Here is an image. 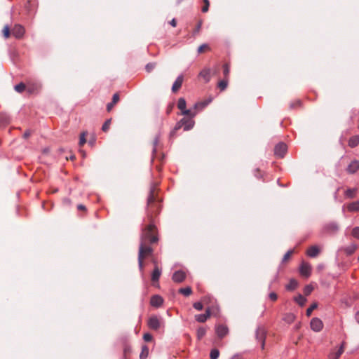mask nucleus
I'll list each match as a JSON object with an SVG mask.
<instances>
[{
    "label": "nucleus",
    "mask_w": 359,
    "mask_h": 359,
    "mask_svg": "<svg viewBox=\"0 0 359 359\" xmlns=\"http://www.w3.org/2000/svg\"><path fill=\"white\" fill-rule=\"evenodd\" d=\"M156 62H149L145 66V70L147 72L150 73L154 70V69L156 67Z\"/></svg>",
    "instance_id": "obj_46"
},
{
    "label": "nucleus",
    "mask_w": 359,
    "mask_h": 359,
    "mask_svg": "<svg viewBox=\"0 0 359 359\" xmlns=\"http://www.w3.org/2000/svg\"><path fill=\"white\" fill-rule=\"evenodd\" d=\"M180 124L178 122L176 123L173 129L170 132L169 138L170 140L175 139L177 137V132L181 129Z\"/></svg>",
    "instance_id": "obj_31"
},
{
    "label": "nucleus",
    "mask_w": 359,
    "mask_h": 359,
    "mask_svg": "<svg viewBox=\"0 0 359 359\" xmlns=\"http://www.w3.org/2000/svg\"><path fill=\"white\" fill-rule=\"evenodd\" d=\"M313 287L311 285H306L303 289V293L305 296H309L313 290Z\"/></svg>",
    "instance_id": "obj_40"
},
{
    "label": "nucleus",
    "mask_w": 359,
    "mask_h": 359,
    "mask_svg": "<svg viewBox=\"0 0 359 359\" xmlns=\"http://www.w3.org/2000/svg\"><path fill=\"white\" fill-rule=\"evenodd\" d=\"M299 273L302 276L309 278L311 273V265L308 263L302 262L299 267Z\"/></svg>",
    "instance_id": "obj_12"
},
{
    "label": "nucleus",
    "mask_w": 359,
    "mask_h": 359,
    "mask_svg": "<svg viewBox=\"0 0 359 359\" xmlns=\"http://www.w3.org/2000/svg\"><path fill=\"white\" fill-rule=\"evenodd\" d=\"M158 158V160L161 161V162H163L164 158H165V155L163 154H161L160 156H158L156 155V157L155 158Z\"/></svg>",
    "instance_id": "obj_63"
},
{
    "label": "nucleus",
    "mask_w": 359,
    "mask_h": 359,
    "mask_svg": "<svg viewBox=\"0 0 359 359\" xmlns=\"http://www.w3.org/2000/svg\"><path fill=\"white\" fill-rule=\"evenodd\" d=\"M301 106L302 101L300 100H297L294 102H292L290 104V108L292 109Z\"/></svg>",
    "instance_id": "obj_50"
},
{
    "label": "nucleus",
    "mask_w": 359,
    "mask_h": 359,
    "mask_svg": "<svg viewBox=\"0 0 359 359\" xmlns=\"http://www.w3.org/2000/svg\"><path fill=\"white\" fill-rule=\"evenodd\" d=\"M40 88H41V86H39L37 83H33L27 86V90L29 93H34V92L38 91Z\"/></svg>",
    "instance_id": "obj_34"
},
{
    "label": "nucleus",
    "mask_w": 359,
    "mask_h": 359,
    "mask_svg": "<svg viewBox=\"0 0 359 359\" xmlns=\"http://www.w3.org/2000/svg\"><path fill=\"white\" fill-rule=\"evenodd\" d=\"M148 327L153 330H158L161 327V322L156 316H151L147 323Z\"/></svg>",
    "instance_id": "obj_10"
},
{
    "label": "nucleus",
    "mask_w": 359,
    "mask_h": 359,
    "mask_svg": "<svg viewBox=\"0 0 359 359\" xmlns=\"http://www.w3.org/2000/svg\"><path fill=\"white\" fill-rule=\"evenodd\" d=\"M160 140V135L158 134L155 136L154 140H153V149H152V156H151V161H153L155 158L156 157V151H157V145L159 142Z\"/></svg>",
    "instance_id": "obj_23"
},
{
    "label": "nucleus",
    "mask_w": 359,
    "mask_h": 359,
    "mask_svg": "<svg viewBox=\"0 0 359 359\" xmlns=\"http://www.w3.org/2000/svg\"><path fill=\"white\" fill-rule=\"evenodd\" d=\"M294 252V250H288L283 256V259H282V261L281 262L282 263H284L287 260H288L290 257V256L292 255V253Z\"/></svg>",
    "instance_id": "obj_48"
},
{
    "label": "nucleus",
    "mask_w": 359,
    "mask_h": 359,
    "mask_svg": "<svg viewBox=\"0 0 359 359\" xmlns=\"http://www.w3.org/2000/svg\"><path fill=\"white\" fill-rule=\"evenodd\" d=\"M287 151V146L285 143L280 142L274 147V154L280 158H283Z\"/></svg>",
    "instance_id": "obj_3"
},
{
    "label": "nucleus",
    "mask_w": 359,
    "mask_h": 359,
    "mask_svg": "<svg viewBox=\"0 0 359 359\" xmlns=\"http://www.w3.org/2000/svg\"><path fill=\"white\" fill-rule=\"evenodd\" d=\"M87 134L88 133L86 131H84L81 133L79 142L80 147H82L86 142V136L87 135Z\"/></svg>",
    "instance_id": "obj_43"
},
{
    "label": "nucleus",
    "mask_w": 359,
    "mask_h": 359,
    "mask_svg": "<svg viewBox=\"0 0 359 359\" xmlns=\"http://www.w3.org/2000/svg\"><path fill=\"white\" fill-rule=\"evenodd\" d=\"M299 283L294 278H291L289 283L285 285V290L289 292L294 291L298 287Z\"/></svg>",
    "instance_id": "obj_22"
},
{
    "label": "nucleus",
    "mask_w": 359,
    "mask_h": 359,
    "mask_svg": "<svg viewBox=\"0 0 359 359\" xmlns=\"http://www.w3.org/2000/svg\"><path fill=\"white\" fill-rule=\"evenodd\" d=\"M295 318H296V316L292 313H287L285 314L283 320L288 323V324H291L292 323H293L294 320H295Z\"/></svg>",
    "instance_id": "obj_29"
},
{
    "label": "nucleus",
    "mask_w": 359,
    "mask_h": 359,
    "mask_svg": "<svg viewBox=\"0 0 359 359\" xmlns=\"http://www.w3.org/2000/svg\"><path fill=\"white\" fill-rule=\"evenodd\" d=\"M149 353V349L147 345L144 344L142 346L141 353L140 354V359H147Z\"/></svg>",
    "instance_id": "obj_28"
},
{
    "label": "nucleus",
    "mask_w": 359,
    "mask_h": 359,
    "mask_svg": "<svg viewBox=\"0 0 359 359\" xmlns=\"http://www.w3.org/2000/svg\"><path fill=\"white\" fill-rule=\"evenodd\" d=\"M181 114L187 116L189 118H193L197 114V111L195 109L193 111L191 109H184L181 111Z\"/></svg>",
    "instance_id": "obj_30"
},
{
    "label": "nucleus",
    "mask_w": 359,
    "mask_h": 359,
    "mask_svg": "<svg viewBox=\"0 0 359 359\" xmlns=\"http://www.w3.org/2000/svg\"><path fill=\"white\" fill-rule=\"evenodd\" d=\"M278 280H279V272L278 271L276 273V274L274 276L273 280L271 281V283H270L269 287L271 288L272 284H273L275 283H278Z\"/></svg>",
    "instance_id": "obj_58"
},
{
    "label": "nucleus",
    "mask_w": 359,
    "mask_h": 359,
    "mask_svg": "<svg viewBox=\"0 0 359 359\" xmlns=\"http://www.w3.org/2000/svg\"><path fill=\"white\" fill-rule=\"evenodd\" d=\"M359 170V161H352L346 168V172L349 174H354Z\"/></svg>",
    "instance_id": "obj_15"
},
{
    "label": "nucleus",
    "mask_w": 359,
    "mask_h": 359,
    "mask_svg": "<svg viewBox=\"0 0 359 359\" xmlns=\"http://www.w3.org/2000/svg\"><path fill=\"white\" fill-rule=\"evenodd\" d=\"M187 102L184 97H180L177 102V107L178 109L182 111L184 109H186Z\"/></svg>",
    "instance_id": "obj_38"
},
{
    "label": "nucleus",
    "mask_w": 359,
    "mask_h": 359,
    "mask_svg": "<svg viewBox=\"0 0 359 359\" xmlns=\"http://www.w3.org/2000/svg\"><path fill=\"white\" fill-rule=\"evenodd\" d=\"M153 263L156 264L155 259L153 260ZM162 273L161 269H160L156 264H155L154 269L151 272V279L153 282V285L155 287H159L158 281Z\"/></svg>",
    "instance_id": "obj_4"
},
{
    "label": "nucleus",
    "mask_w": 359,
    "mask_h": 359,
    "mask_svg": "<svg viewBox=\"0 0 359 359\" xmlns=\"http://www.w3.org/2000/svg\"><path fill=\"white\" fill-rule=\"evenodd\" d=\"M357 188H349L345 191L344 195L347 198H354L356 195Z\"/></svg>",
    "instance_id": "obj_26"
},
{
    "label": "nucleus",
    "mask_w": 359,
    "mask_h": 359,
    "mask_svg": "<svg viewBox=\"0 0 359 359\" xmlns=\"http://www.w3.org/2000/svg\"><path fill=\"white\" fill-rule=\"evenodd\" d=\"M209 50L210 49V47L207 44V43H203L202 45H201L198 48V53L200 54V53H202L204 50Z\"/></svg>",
    "instance_id": "obj_52"
},
{
    "label": "nucleus",
    "mask_w": 359,
    "mask_h": 359,
    "mask_svg": "<svg viewBox=\"0 0 359 359\" xmlns=\"http://www.w3.org/2000/svg\"><path fill=\"white\" fill-rule=\"evenodd\" d=\"M157 187L156 182H151L147 197L146 215L149 224L142 228L138 252V267L142 275H144V259L151 257L154 254V248L151 245L158 241L157 228L154 219L161 210V200L158 195Z\"/></svg>",
    "instance_id": "obj_1"
},
{
    "label": "nucleus",
    "mask_w": 359,
    "mask_h": 359,
    "mask_svg": "<svg viewBox=\"0 0 359 359\" xmlns=\"http://www.w3.org/2000/svg\"><path fill=\"white\" fill-rule=\"evenodd\" d=\"M266 337V330L263 326H258L255 331V338L261 344L262 349H264Z\"/></svg>",
    "instance_id": "obj_2"
},
{
    "label": "nucleus",
    "mask_w": 359,
    "mask_h": 359,
    "mask_svg": "<svg viewBox=\"0 0 359 359\" xmlns=\"http://www.w3.org/2000/svg\"><path fill=\"white\" fill-rule=\"evenodd\" d=\"M143 339L146 342L151 341L153 340V336L149 332L144 333L143 335Z\"/></svg>",
    "instance_id": "obj_53"
},
{
    "label": "nucleus",
    "mask_w": 359,
    "mask_h": 359,
    "mask_svg": "<svg viewBox=\"0 0 359 359\" xmlns=\"http://www.w3.org/2000/svg\"><path fill=\"white\" fill-rule=\"evenodd\" d=\"M174 107H175V103L174 102H170L168 104V106L166 107V110H165V113H166V114L168 116H169L172 113Z\"/></svg>",
    "instance_id": "obj_49"
},
{
    "label": "nucleus",
    "mask_w": 359,
    "mask_h": 359,
    "mask_svg": "<svg viewBox=\"0 0 359 359\" xmlns=\"http://www.w3.org/2000/svg\"><path fill=\"white\" fill-rule=\"evenodd\" d=\"M203 1L204 3V6L202 7L201 11L203 13H206L209 10L210 2L209 0H203Z\"/></svg>",
    "instance_id": "obj_51"
},
{
    "label": "nucleus",
    "mask_w": 359,
    "mask_h": 359,
    "mask_svg": "<svg viewBox=\"0 0 359 359\" xmlns=\"http://www.w3.org/2000/svg\"><path fill=\"white\" fill-rule=\"evenodd\" d=\"M224 79H229L230 74V65L228 63H225L222 66Z\"/></svg>",
    "instance_id": "obj_36"
},
{
    "label": "nucleus",
    "mask_w": 359,
    "mask_h": 359,
    "mask_svg": "<svg viewBox=\"0 0 359 359\" xmlns=\"http://www.w3.org/2000/svg\"><path fill=\"white\" fill-rule=\"evenodd\" d=\"M77 210L79 211H86L87 208L83 204H79L77 205Z\"/></svg>",
    "instance_id": "obj_61"
},
{
    "label": "nucleus",
    "mask_w": 359,
    "mask_h": 359,
    "mask_svg": "<svg viewBox=\"0 0 359 359\" xmlns=\"http://www.w3.org/2000/svg\"><path fill=\"white\" fill-rule=\"evenodd\" d=\"M170 25H171V26H172V27H176V25H177V20H176L175 18H173V19H172V20L170 22Z\"/></svg>",
    "instance_id": "obj_62"
},
{
    "label": "nucleus",
    "mask_w": 359,
    "mask_h": 359,
    "mask_svg": "<svg viewBox=\"0 0 359 359\" xmlns=\"http://www.w3.org/2000/svg\"><path fill=\"white\" fill-rule=\"evenodd\" d=\"M183 80L184 76L182 74H180L177 77L172 86V93H176L180 90V88L182 87Z\"/></svg>",
    "instance_id": "obj_16"
},
{
    "label": "nucleus",
    "mask_w": 359,
    "mask_h": 359,
    "mask_svg": "<svg viewBox=\"0 0 359 359\" xmlns=\"http://www.w3.org/2000/svg\"><path fill=\"white\" fill-rule=\"evenodd\" d=\"M311 329L316 332H320L323 328V323L318 318H313L310 322Z\"/></svg>",
    "instance_id": "obj_8"
},
{
    "label": "nucleus",
    "mask_w": 359,
    "mask_h": 359,
    "mask_svg": "<svg viewBox=\"0 0 359 359\" xmlns=\"http://www.w3.org/2000/svg\"><path fill=\"white\" fill-rule=\"evenodd\" d=\"M179 293L183 294L185 297H188L192 293V289L191 287L188 286L186 287H182L179 289Z\"/></svg>",
    "instance_id": "obj_35"
},
{
    "label": "nucleus",
    "mask_w": 359,
    "mask_h": 359,
    "mask_svg": "<svg viewBox=\"0 0 359 359\" xmlns=\"http://www.w3.org/2000/svg\"><path fill=\"white\" fill-rule=\"evenodd\" d=\"M348 210L350 212L359 211V201H353L348 205Z\"/></svg>",
    "instance_id": "obj_32"
},
{
    "label": "nucleus",
    "mask_w": 359,
    "mask_h": 359,
    "mask_svg": "<svg viewBox=\"0 0 359 359\" xmlns=\"http://www.w3.org/2000/svg\"><path fill=\"white\" fill-rule=\"evenodd\" d=\"M318 307V303L314 302L307 309L306 311V314L307 316H310L314 309H316Z\"/></svg>",
    "instance_id": "obj_45"
},
{
    "label": "nucleus",
    "mask_w": 359,
    "mask_h": 359,
    "mask_svg": "<svg viewBox=\"0 0 359 359\" xmlns=\"http://www.w3.org/2000/svg\"><path fill=\"white\" fill-rule=\"evenodd\" d=\"M186 278L187 273L181 269L175 271L172 276V281L176 283H182L185 280Z\"/></svg>",
    "instance_id": "obj_9"
},
{
    "label": "nucleus",
    "mask_w": 359,
    "mask_h": 359,
    "mask_svg": "<svg viewBox=\"0 0 359 359\" xmlns=\"http://www.w3.org/2000/svg\"><path fill=\"white\" fill-rule=\"evenodd\" d=\"M219 356V351L217 348H212L210 353V359H217Z\"/></svg>",
    "instance_id": "obj_41"
},
{
    "label": "nucleus",
    "mask_w": 359,
    "mask_h": 359,
    "mask_svg": "<svg viewBox=\"0 0 359 359\" xmlns=\"http://www.w3.org/2000/svg\"><path fill=\"white\" fill-rule=\"evenodd\" d=\"M320 253V248L317 245L309 247L306 251V255L310 257H316Z\"/></svg>",
    "instance_id": "obj_20"
},
{
    "label": "nucleus",
    "mask_w": 359,
    "mask_h": 359,
    "mask_svg": "<svg viewBox=\"0 0 359 359\" xmlns=\"http://www.w3.org/2000/svg\"><path fill=\"white\" fill-rule=\"evenodd\" d=\"M111 122V118H109V119H107V120L104 122V123H103V125H102V130L103 132H105V133H106V132H107V131H108V130L109 129V126H110Z\"/></svg>",
    "instance_id": "obj_44"
},
{
    "label": "nucleus",
    "mask_w": 359,
    "mask_h": 359,
    "mask_svg": "<svg viewBox=\"0 0 359 359\" xmlns=\"http://www.w3.org/2000/svg\"><path fill=\"white\" fill-rule=\"evenodd\" d=\"M14 88L16 92L21 93L27 90V86L24 83H20L19 84L15 86Z\"/></svg>",
    "instance_id": "obj_39"
},
{
    "label": "nucleus",
    "mask_w": 359,
    "mask_h": 359,
    "mask_svg": "<svg viewBox=\"0 0 359 359\" xmlns=\"http://www.w3.org/2000/svg\"><path fill=\"white\" fill-rule=\"evenodd\" d=\"M212 315L210 307L205 310V313L203 314L195 315V320L198 323H205Z\"/></svg>",
    "instance_id": "obj_13"
},
{
    "label": "nucleus",
    "mask_w": 359,
    "mask_h": 359,
    "mask_svg": "<svg viewBox=\"0 0 359 359\" xmlns=\"http://www.w3.org/2000/svg\"><path fill=\"white\" fill-rule=\"evenodd\" d=\"M95 142H96V137L95 135H93L92 137H90V139L88 140V144L91 147H93L95 145Z\"/></svg>",
    "instance_id": "obj_60"
},
{
    "label": "nucleus",
    "mask_w": 359,
    "mask_h": 359,
    "mask_svg": "<svg viewBox=\"0 0 359 359\" xmlns=\"http://www.w3.org/2000/svg\"><path fill=\"white\" fill-rule=\"evenodd\" d=\"M215 333L217 337L222 339L229 334V328L224 324L216 325Z\"/></svg>",
    "instance_id": "obj_7"
},
{
    "label": "nucleus",
    "mask_w": 359,
    "mask_h": 359,
    "mask_svg": "<svg viewBox=\"0 0 359 359\" xmlns=\"http://www.w3.org/2000/svg\"><path fill=\"white\" fill-rule=\"evenodd\" d=\"M210 73L211 69L210 68H204L199 72L198 76L203 78L205 83H208L211 79Z\"/></svg>",
    "instance_id": "obj_19"
},
{
    "label": "nucleus",
    "mask_w": 359,
    "mask_h": 359,
    "mask_svg": "<svg viewBox=\"0 0 359 359\" xmlns=\"http://www.w3.org/2000/svg\"><path fill=\"white\" fill-rule=\"evenodd\" d=\"M119 100H120L119 93H114L113 95L111 101L107 104L106 109H107V112H110L111 111V109H113L114 105L119 101Z\"/></svg>",
    "instance_id": "obj_18"
},
{
    "label": "nucleus",
    "mask_w": 359,
    "mask_h": 359,
    "mask_svg": "<svg viewBox=\"0 0 359 359\" xmlns=\"http://www.w3.org/2000/svg\"><path fill=\"white\" fill-rule=\"evenodd\" d=\"M25 33V29L20 25H16L12 29L13 35L16 38H21Z\"/></svg>",
    "instance_id": "obj_17"
},
{
    "label": "nucleus",
    "mask_w": 359,
    "mask_h": 359,
    "mask_svg": "<svg viewBox=\"0 0 359 359\" xmlns=\"http://www.w3.org/2000/svg\"><path fill=\"white\" fill-rule=\"evenodd\" d=\"M193 307L198 311H202L203 309V305L201 302H194Z\"/></svg>",
    "instance_id": "obj_55"
},
{
    "label": "nucleus",
    "mask_w": 359,
    "mask_h": 359,
    "mask_svg": "<svg viewBox=\"0 0 359 359\" xmlns=\"http://www.w3.org/2000/svg\"><path fill=\"white\" fill-rule=\"evenodd\" d=\"M344 353V345L341 344L339 350L337 351L334 359H339L341 354Z\"/></svg>",
    "instance_id": "obj_56"
},
{
    "label": "nucleus",
    "mask_w": 359,
    "mask_h": 359,
    "mask_svg": "<svg viewBox=\"0 0 359 359\" xmlns=\"http://www.w3.org/2000/svg\"><path fill=\"white\" fill-rule=\"evenodd\" d=\"M164 302L163 298L159 294H154L151 297L150 305L154 308L161 307Z\"/></svg>",
    "instance_id": "obj_11"
},
{
    "label": "nucleus",
    "mask_w": 359,
    "mask_h": 359,
    "mask_svg": "<svg viewBox=\"0 0 359 359\" xmlns=\"http://www.w3.org/2000/svg\"><path fill=\"white\" fill-rule=\"evenodd\" d=\"M2 34L5 39L9 38L11 35V29L8 25H5L2 29Z\"/></svg>",
    "instance_id": "obj_42"
},
{
    "label": "nucleus",
    "mask_w": 359,
    "mask_h": 359,
    "mask_svg": "<svg viewBox=\"0 0 359 359\" xmlns=\"http://www.w3.org/2000/svg\"><path fill=\"white\" fill-rule=\"evenodd\" d=\"M178 123L180 124L181 128L183 127L184 131H188L194 128L195 121L193 120V118L184 117L180 120Z\"/></svg>",
    "instance_id": "obj_6"
},
{
    "label": "nucleus",
    "mask_w": 359,
    "mask_h": 359,
    "mask_svg": "<svg viewBox=\"0 0 359 359\" xmlns=\"http://www.w3.org/2000/svg\"><path fill=\"white\" fill-rule=\"evenodd\" d=\"M348 147L351 148H355L359 144V135H353L351 137L348 142Z\"/></svg>",
    "instance_id": "obj_24"
},
{
    "label": "nucleus",
    "mask_w": 359,
    "mask_h": 359,
    "mask_svg": "<svg viewBox=\"0 0 359 359\" xmlns=\"http://www.w3.org/2000/svg\"><path fill=\"white\" fill-rule=\"evenodd\" d=\"M254 175L256 178H257L259 180L262 178V177H263V174H262V171L260 170V169H259V168H256L254 170Z\"/></svg>",
    "instance_id": "obj_57"
},
{
    "label": "nucleus",
    "mask_w": 359,
    "mask_h": 359,
    "mask_svg": "<svg viewBox=\"0 0 359 359\" xmlns=\"http://www.w3.org/2000/svg\"><path fill=\"white\" fill-rule=\"evenodd\" d=\"M357 248H358V245L356 244L351 243L348 246H346L344 250L345 253L346 254V255L350 256L355 252V251L357 250Z\"/></svg>",
    "instance_id": "obj_25"
},
{
    "label": "nucleus",
    "mask_w": 359,
    "mask_h": 359,
    "mask_svg": "<svg viewBox=\"0 0 359 359\" xmlns=\"http://www.w3.org/2000/svg\"><path fill=\"white\" fill-rule=\"evenodd\" d=\"M206 332H207L206 328H205L203 327H198L197 330V332H196V336H197L198 340H201L206 334Z\"/></svg>",
    "instance_id": "obj_33"
},
{
    "label": "nucleus",
    "mask_w": 359,
    "mask_h": 359,
    "mask_svg": "<svg viewBox=\"0 0 359 359\" xmlns=\"http://www.w3.org/2000/svg\"><path fill=\"white\" fill-rule=\"evenodd\" d=\"M229 79H223L217 83V87L221 91H224L228 86Z\"/></svg>",
    "instance_id": "obj_37"
},
{
    "label": "nucleus",
    "mask_w": 359,
    "mask_h": 359,
    "mask_svg": "<svg viewBox=\"0 0 359 359\" xmlns=\"http://www.w3.org/2000/svg\"><path fill=\"white\" fill-rule=\"evenodd\" d=\"M201 26H202V21H199L192 32V35L194 36H195L196 34H198L199 33V32L201 29Z\"/></svg>",
    "instance_id": "obj_47"
},
{
    "label": "nucleus",
    "mask_w": 359,
    "mask_h": 359,
    "mask_svg": "<svg viewBox=\"0 0 359 359\" xmlns=\"http://www.w3.org/2000/svg\"><path fill=\"white\" fill-rule=\"evenodd\" d=\"M269 298L271 301L276 302L278 299V295H277V294L276 292H272L269 293Z\"/></svg>",
    "instance_id": "obj_59"
},
{
    "label": "nucleus",
    "mask_w": 359,
    "mask_h": 359,
    "mask_svg": "<svg viewBox=\"0 0 359 359\" xmlns=\"http://www.w3.org/2000/svg\"><path fill=\"white\" fill-rule=\"evenodd\" d=\"M351 235L354 238L359 239V226H355L352 229Z\"/></svg>",
    "instance_id": "obj_54"
},
{
    "label": "nucleus",
    "mask_w": 359,
    "mask_h": 359,
    "mask_svg": "<svg viewBox=\"0 0 359 359\" xmlns=\"http://www.w3.org/2000/svg\"><path fill=\"white\" fill-rule=\"evenodd\" d=\"M230 359H242V356L240 354H235Z\"/></svg>",
    "instance_id": "obj_64"
},
{
    "label": "nucleus",
    "mask_w": 359,
    "mask_h": 359,
    "mask_svg": "<svg viewBox=\"0 0 359 359\" xmlns=\"http://www.w3.org/2000/svg\"><path fill=\"white\" fill-rule=\"evenodd\" d=\"M339 230V226L336 222H330L323 226V231L325 233L334 234Z\"/></svg>",
    "instance_id": "obj_5"
},
{
    "label": "nucleus",
    "mask_w": 359,
    "mask_h": 359,
    "mask_svg": "<svg viewBox=\"0 0 359 359\" xmlns=\"http://www.w3.org/2000/svg\"><path fill=\"white\" fill-rule=\"evenodd\" d=\"M212 99L210 97L202 102H196L194 105V109H195L198 113V111L204 109L212 102Z\"/></svg>",
    "instance_id": "obj_14"
},
{
    "label": "nucleus",
    "mask_w": 359,
    "mask_h": 359,
    "mask_svg": "<svg viewBox=\"0 0 359 359\" xmlns=\"http://www.w3.org/2000/svg\"><path fill=\"white\" fill-rule=\"evenodd\" d=\"M132 353V347L127 339H125L123 344V356L128 357Z\"/></svg>",
    "instance_id": "obj_21"
},
{
    "label": "nucleus",
    "mask_w": 359,
    "mask_h": 359,
    "mask_svg": "<svg viewBox=\"0 0 359 359\" xmlns=\"http://www.w3.org/2000/svg\"><path fill=\"white\" fill-rule=\"evenodd\" d=\"M293 300L302 307L304 306L306 302V299L301 294L294 297Z\"/></svg>",
    "instance_id": "obj_27"
}]
</instances>
